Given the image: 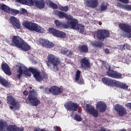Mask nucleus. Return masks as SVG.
Returning a JSON list of instances; mask_svg holds the SVG:
<instances>
[{
	"instance_id": "nucleus-36",
	"label": "nucleus",
	"mask_w": 131,
	"mask_h": 131,
	"mask_svg": "<svg viewBox=\"0 0 131 131\" xmlns=\"http://www.w3.org/2000/svg\"><path fill=\"white\" fill-rule=\"evenodd\" d=\"M0 9L8 14H9L10 11L11 10V8H10V7L4 4L1 6Z\"/></svg>"
},
{
	"instance_id": "nucleus-30",
	"label": "nucleus",
	"mask_w": 131,
	"mask_h": 131,
	"mask_svg": "<svg viewBox=\"0 0 131 131\" xmlns=\"http://www.w3.org/2000/svg\"><path fill=\"white\" fill-rule=\"evenodd\" d=\"M20 46L18 48L21 49V50L24 52H27L31 49L30 46H29L26 42H24V41H23L22 43Z\"/></svg>"
},
{
	"instance_id": "nucleus-34",
	"label": "nucleus",
	"mask_w": 131,
	"mask_h": 131,
	"mask_svg": "<svg viewBox=\"0 0 131 131\" xmlns=\"http://www.w3.org/2000/svg\"><path fill=\"white\" fill-rule=\"evenodd\" d=\"M54 24L56 25L57 28H63V29H66V28L65 27L66 24H62V22L59 20H55Z\"/></svg>"
},
{
	"instance_id": "nucleus-1",
	"label": "nucleus",
	"mask_w": 131,
	"mask_h": 131,
	"mask_svg": "<svg viewBox=\"0 0 131 131\" xmlns=\"http://www.w3.org/2000/svg\"><path fill=\"white\" fill-rule=\"evenodd\" d=\"M17 75L16 76L17 78L18 79H21V77L23 74L26 75V76H31V73L33 75L34 77L35 78L37 81L40 82L42 80H47L49 79V75L45 72H42L41 73L39 71H37L35 69L32 68H29L28 69L27 67L25 66H20L18 68L17 71Z\"/></svg>"
},
{
	"instance_id": "nucleus-18",
	"label": "nucleus",
	"mask_w": 131,
	"mask_h": 131,
	"mask_svg": "<svg viewBox=\"0 0 131 131\" xmlns=\"http://www.w3.org/2000/svg\"><path fill=\"white\" fill-rule=\"evenodd\" d=\"M10 23L14 29H21V23L15 17L12 16L10 19Z\"/></svg>"
},
{
	"instance_id": "nucleus-58",
	"label": "nucleus",
	"mask_w": 131,
	"mask_h": 131,
	"mask_svg": "<svg viewBox=\"0 0 131 131\" xmlns=\"http://www.w3.org/2000/svg\"><path fill=\"white\" fill-rule=\"evenodd\" d=\"M128 131H131V129H129Z\"/></svg>"
},
{
	"instance_id": "nucleus-5",
	"label": "nucleus",
	"mask_w": 131,
	"mask_h": 131,
	"mask_svg": "<svg viewBox=\"0 0 131 131\" xmlns=\"http://www.w3.org/2000/svg\"><path fill=\"white\" fill-rule=\"evenodd\" d=\"M0 131H24L22 127L15 125H9L5 120H0Z\"/></svg>"
},
{
	"instance_id": "nucleus-38",
	"label": "nucleus",
	"mask_w": 131,
	"mask_h": 131,
	"mask_svg": "<svg viewBox=\"0 0 131 131\" xmlns=\"http://www.w3.org/2000/svg\"><path fill=\"white\" fill-rule=\"evenodd\" d=\"M9 14L13 15V16H16V15L19 14V10L17 9H14L13 8H10V12Z\"/></svg>"
},
{
	"instance_id": "nucleus-17",
	"label": "nucleus",
	"mask_w": 131,
	"mask_h": 131,
	"mask_svg": "<svg viewBox=\"0 0 131 131\" xmlns=\"http://www.w3.org/2000/svg\"><path fill=\"white\" fill-rule=\"evenodd\" d=\"M78 25V20L74 18L72 19V20H68L67 24L64 26L66 27V29H67L69 28H72V29H74L75 30L76 27Z\"/></svg>"
},
{
	"instance_id": "nucleus-52",
	"label": "nucleus",
	"mask_w": 131,
	"mask_h": 131,
	"mask_svg": "<svg viewBox=\"0 0 131 131\" xmlns=\"http://www.w3.org/2000/svg\"><path fill=\"white\" fill-rule=\"evenodd\" d=\"M39 89L40 90H43L45 87L43 86H40Z\"/></svg>"
},
{
	"instance_id": "nucleus-35",
	"label": "nucleus",
	"mask_w": 131,
	"mask_h": 131,
	"mask_svg": "<svg viewBox=\"0 0 131 131\" xmlns=\"http://www.w3.org/2000/svg\"><path fill=\"white\" fill-rule=\"evenodd\" d=\"M107 4H108V3H102L99 6V11L101 12H105V11L108 9Z\"/></svg>"
},
{
	"instance_id": "nucleus-12",
	"label": "nucleus",
	"mask_w": 131,
	"mask_h": 131,
	"mask_svg": "<svg viewBox=\"0 0 131 131\" xmlns=\"http://www.w3.org/2000/svg\"><path fill=\"white\" fill-rule=\"evenodd\" d=\"M64 106L67 111H72L73 112H75L79 107V104L71 101L64 104Z\"/></svg>"
},
{
	"instance_id": "nucleus-31",
	"label": "nucleus",
	"mask_w": 131,
	"mask_h": 131,
	"mask_svg": "<svg viewBox=\"0 0 131 131\" xmlns=\"http://www.w3.org/2000/svg\"><path fill=\"white\" fill-rule=\"evenodd\" d=\"M17 2L19 3V4H21V5H26V6L33 7V0H17Z\"/></svg>"
},
{
	"instance_id": "nucleus-42",
	"label": "nucleus",
	"mask_w": 131,
	"mask_h": 131,
	"mask_svg": "<svg viewBox=\"0 0 131 131\" xmlns=\"http://www.w3.org/2000/svg\"><path fill=\"white\" fill-rule=\"evenodd\" d=\"M122 7L123 9L127 10V11H131V5H123Z\"/></svg>"
},
{
	"instance_id": "nucleus-9",
	"label": "nucleus",
	"mask_w": 131,
	"mask_h": 131,
	"mask_svg": "<svg viewBox=\"0 0 131 131\" xmlns=\"http://www.w3.org/2000/svg\"><path fill=\"white\" fill-rule=\"evenodd\" d=\"M106 74L109 77L115 78V79H122V78H123L122 77V74L116 71L111 70V68L108 69L106 72Z\"/></svg>"
},
{
	"instance_id": "nucleus-11",
	"label": "nucleus",
	"mask_w": 131,
	"mask_h": 131,
	"mask_svg": "<svg viewBox=\"0 0 131 131\" xmlns=\"http://www.w3.org/2000/svg\"><path fill=\"white\" fill-rule=\"evenodd\" d=\"M115 110L120 117H122V116L126 115L127 113L126 108L123 105H121L120 104H116L115 105Z\"/></svg>"
},
{
	"instance_id": "nucleus-56",
	"label": "nucleus",
	"mask_w": 131,
	"mask_h": 131,
	"mask_svg": "<svg viewBox=\"0 0 131 131\" xmlns=\"http://www.w3.org/2000/svg\"><path fill=\"white\" fill-rule=\"evenodd\" d=\"M103 64H105L106 65V62L104 61Z\"/></svg>"
},
{
	"instance_id": "nucleus-50",
	"label": "nucleus",
	"mask_w": 131,
	"mask_h": 131,
	"mask_svg": "<svg viewBox=\"0 0 131 131\" xmlns=\"http://www.w3.org/2000/svg\"><path fill=\"white\" fill-rule=\"evenodd\" d=\"M21 13H23V14H26V13H27V11L25 9H22Z\"/></svg>"
},
{
	"instance_id": "nucleus-47",
	"label": "nucleus",
	"mask_w": 131,
	"mask_h": 131,
	"mask_svg": "<svg viewBox=\"0 0 131 131\" xmlns=\"http://www.w3.org/2000/svg\"><path fill=\"white\" fill-rule=\"evenodd\" d=\"M125 106L131 110V103H127L125 104Z\"/></svg>"
},
{
	"instance_id": "nucleus-20",
	"label": "nucleus",
	"mask_w": 131,
	"mask_h": 131,
	"mask_svg": "<svg viewBox=\"0 0 131 131\" xmlns=\"http://www.w3.org/2000/svg\"><path fill=\"white\" fill-rule=\"evenodd\" d=\"M85 5L91 9H96L99 6V0H86Z\"/></svg>"
},
{
	"instance_id": "nucleus-25",
	"label": "nucleus",
	"mask_w": 131,
	"mask_h": 131,
	"mask_svg": "<svg viewBox=\"0 0 131 131\" xmlns=\"http://www.w3.org/2000/svg\"><path fill=\"white\" fill-rule=\"evenodd\" d=\"M62 93V89L57 86H51V93L54 96H58V95H61Z\"/></svg>"
},
{
	"instance_id": "nucleus-43",
	"label": "nucleus",
	"mask_w": 131,
	"mask_h": 131,
	"mask_svg": "<svg viewBox=\"0 0 131 131\" xmlns=\"http://www.w3.org/2000/svg\"><path fill=\"white\" fill-rule=\"evenodd\" d=\"M118 49L120 51H124V50H125V48L124 47V44L123 45H119Z\"/></svg>"
},
{
	"instance_id": "nucleus-54",
	"label": "nucleus",
	"mask_w": 131,
	"mask_h": 131,
	"mask_svg": "<svg viewBox=\"0 0 131 131\" xmlns=\"http://www.w3.org/2000/svg\"><path fill=\"white\" fill-rule=\"evenodd\" d=\"M100 131H107V130H105V129H101Z\"/></svg>"
},
{
	"instance_id": "nucleus-2",
	"label": "nucleus",
	"mask_w": 131,
	"mask_h": 131,
	"mask_svg": "<svg viewBox=\"0 0 131 131\" xmlns=\"http://www.w3.org/2000/svg\"><path fill=\"white\" fill-rule=\"evenodd\" d=\"M102 81L104 84H106L108 86L112 88L116 86V88H119L122 90H127L128 89V85L126 83L116 81V80L110 78L104 77L102 79Z\"/></svg>"
},
{
	"instance_id": "nucleus-8",
	"label": "nucleus",
	"mask_w": 131,
	"mask_h": 131,
	"mask_svg": "<svg viewBox=\"0 0 131 131\" xmlns=\"http://www.w3.org/2000/svg\"><path fill=\"white\" fill-rule=\"evenodd\" d=\"M49 33L52 34L53 36L56 37H59V38H66V33L63 31L58 30L54 28H49L48 29Z\"/></svg>"
},
{
	"instance_id": "nucleus-49",
	"label": "nucleus",
	"mask_w": 131,
	"mask_h": 131,
	"mask_svg": "<svg viewBox=\"0 0 131 131\" xmlns=\"http://www.w3.org/2000/svg\"><path fill=\"white\" fill-rule=\"evenodd\" d=\"M104 53H105V54H110V51H109L108 49H104Z\"/></svg>"
},
{
	"instance_id": "nucleus-45",
	"label": "nucleus",
	"mask_w": 131,
	"mask_h": 131,
	"mask_svg": "<svg viewBox=\"0 0 131 131\" xmlns=\"http://www.w3.org/2000/svg\"><path fill=\"white\" fill-rule=\"evenodd\" d=\"M34 131H49L46 129H40V128H36Z\"/></svg>"
},
{
	"instance_id": "nucleus-4",
	"label": "nucleus",
	"mask_w": 131,
	"mask_h": 131,
	"mask_svg": "<svg viewBox=\"0 0 131 131\" xmlns=\"http://www.w3.org/2000/svg\"><path fill=\"white\" fill-rule=\"evenodd\" d=\"M29 95L26 98L25 103L30 104L31 106L36 107L38 105H40V101L37 99V93L34 90L29 91Z\"/></svg>"
},
{
	"instance_id": "nucleus-32",
	"label": "nucleus",
	"mask_w": 131,
	"mask_h": 131,
	"mask_svg": "<svg viewBox=\"0 0 131 131\" xmlns=\"http://www.w3.org/2000/svg\"><path fill=\"white\" fill-rule=\"evenodd\" d=\"M46 5L48 7H50L53 10H57L58 9V5L52 2L51 0H46Z\"/></svg>"
},
{
	"instance_id": "nucleus-37",
	"label": "nucleus",
	"mask_w": 131,
	"mask_h": 131,
	"mask_svg": "<svg viewBox=\"0 0 131 131\" xmlns=\"http://www.w3.org/2000/svg\"><path fill=\"white\" fill-rule=\"evenodd\" d=\"M75 30H78V31H79L80 33L82 34L83 33V32H84V26L78 24Z\"/></svg>"
},
{
	"instance_id": "nucleus-40",
	"label": "nucleus",
	"mask_w": 131,
	"mask_h": 131,
	"mask_svg": "<svg viewBox=\"0 0 131 131\" xmlns=\"http://www.w3.org/2000/svg\"><path fill=\"white\" fill-rule=\"evenodd\" d=\"M74 119L78 122H80L82 121V118L78 114H76L74 117Z\"/></svg>"
},
{
	"instance_id": "nucleus-16",
	"label": "nucleus",
	"mask_w": 131,
	"mask_h": 131,
	"mask_svg": "<svg viewBox=\"0 0 131 131\" xmlns=\"http://www.w3.org/2000/svg\"><path fill=\"white\" fill-rule=\"evenodd\" d=\"M86 110L89 114L93 116L95 118H97L99 116L98 110L95 109L94 106H92L91 104H86Z\"/></svg>"
},
{
	"instance_id": "nucleus-10",
	"label": "nucleus",
	"mask_w": 131,
	"mask_h": 131,
	"mask_svg": "<svg viewBox=\"0 0 131 131\" xmlns=\"http://www.w3.org/2000/svg\"><path fill=\"white\" fill-rule=\"evenodd\" d=\"M119 28L122 31L127 33V37L130 38L131 37V26L125 23H120Z\"/></svg>"
},
{
	"instance_id": "nucleus-41",
	"label": "nucleus",
	"mask_w": 131,
	"mask_h": 131,
	"mask_svg": "<svg viewBox=\"0 0 131 131\" xmlns=\"http://www.w3.org/2000/svg\"><path fill=\"white\" fill-rule=\"evenodd\" d=\"M44 92L45 94H47L48 95H49L50 93H52V87H51L50 89L48 87L45 88Z\"/></svg>"
},
{
	"instance_id": "nucleus-3",
	"label": "nucleus",
	"mask_w": 131,
	"mask_h": 131,
	"mask_svg": "<svg viewBox=\"0 0 131 131\" xmlns=\"http://www.w3.org/2000/svg\"><path fill=\"white\" fill-rule=\"evenodd\" d=\"M47 59L48 61L46 62V64L48 68H51V64H52L53 68H51V70H53L54 72L59 71V67L58 66L61 64V60H60V59L53 54L48 55Z\"/></svg>"
},
{
	"instance_id": "nucleus-28",
	"label": "nucleus",
	"mask_w": 131,
	"mask_h": 131,
	"mask_svg": "<svg viewBox=\"0 0 131 131\" xmlns=\"http://www.w3.org/2000/svg\"><path fill=\"white\" fill-rule=\"evenodd\" d=\"M61 52L62 54L65 55L66 56H67V57H68L69 58H71L73 56H74V53H73V52L71 51V50H68L66 48L62 49Z\"/></svg>"
},
{
	"instance_id": "nucleus-39",
	"label": "nucleus",
	"mask_w": 131,
	"mask_h": 131,
	"mask_svg": "<svg viewBox=\"0 0 131 131\" xmlns=\"http://www.w3.org/2000/svg\"><path fill=\"white\" fill-rule=\"evenodd\" d=\"M58 8L60 10V11H62V12H68V11L69 10V7H68V6H59Z\"/></svg>"
},
{
	"instance_id": "nucleus-51",
	"label": "nucleus",
	"mask_w": 131,
	"mask_h": 131,
	"mask_svg": "<svg viewBox=\"0 0 131 131\" xmlns=\"http://www.w3.org/2000/svg\"><path fill=\"white\" fill-rule=\"evenodd\" d=\"M24 96H28V92L26 91H25L23 93Z\"/></svg>"
},
{
	"instance_id": "nucleus-21",
	"label": "nucleus",
	"mask_w": 131,
	"mask_h": 131,
	"mask_svg": "<svg viewBox=\"0 0 131 131\" xmlns=\"http://www.w3.org/2000/svg\"><path fill=\"white\" fill-rule=\"evenodd\" d=\"M1 68L3 71L4 72V73L6 74V75H8L9 76L12 75V71H11V68L8 63L2 62L1 64Z\"/></svg>"
},
{
	"instance_id": "nucleus-53",
	"label": "nucleus",
	"mask_w": 131,
	"mask_h": 131,
	"mask_svg": "<svg viewBox=\"0 0 131 131\" xmlns=\"http://www.w3.org/2000/svg\"><path fill=\"white\" fill-rule=\"evenodd\" d=\"M29 90H30V91H32V90H32V86H29Z\"/></svg>"
},
{
	"instance_id": "nucleus-29",
	"label": "nucleus",
	"mask_w": 131,
	"mask_h": 131,
	"mask_svg": "<svg viewBox=\"0 0 131 131\" xmlns=\"http://www.w3.org/2000/svg\"><path fill=\"white\" fill-rule=\"evenodd\" d=\"M0 83L3 85V86H5V88H10L11 86V83L6 79L3 78V77L0 76Z\"/></svg>"
},
{
	"instance_id": "nucleus-13",
	"label": "nucleus",
	"mask_w": 131,
	"mask_h": 131,
	"mask_svg": "<svg viewBox=\"0 0 131 131\" xmlns=\"http://www.w3.org/2000/svg\"><path fill=\"white\" fill-rule=\"evenodd\" d=\"M54 15H56V16H58L60 19H64V18H66L67 20H71V21L73 20V16L67 14L63 11L55 10L54 11Z\"/></svg>"
},
{
	"instance_id": "nucleus-55",
	"label": "nucleus",
	"mask_w": 131,
	"mask_h": 131,
	"mask_svg": "<svg viewBox=\"0 0 131 131\" xmlns=\"http://www.w3.org/2000/svg\"><path fill=\"white\" fill-rule=\"evenodd\" d=\"M10 109H14V107H13V106H10Z\"/></svg>"
},
{
	"instance_id": "nucleus-22",
	"label": "nucleus",
	"mask_w": 131,
	"mask_h": 131,
	"mask_svg": "<svg viewBox=\"0 0 131 131\" xmlns=\"http://www.w3.org/2000/svg\"><path fill=\"white\" fill-rule=\"evenodd\" d=\"M33 6L36 7L38 9H44L45 7H46V3L45 2V0H34L33 1Z\"/></svg>"
},
{
	"instance_id": "nucleus-27",
	"label": "nucleus",
	"mask_w": 131,
	"mask_h": 131,
	"mask_svg": "<svg viewBox=\"0 0 131 131\" xmlns=\"http://www.w3.org/2000/svg\"><path fill=\"white\" fill-rule=\"evenodd\" d=\"M78 50L79 53H81L82 54H86V53H89V47L86 45H82L79 46L78 48Z\"/></svg>"
},
{
	"instance_id": "nucleus-26",
	"label": "nucleus",
	"mask_w": 131,
	"mask_h": 131,
	"mask_svg": "<svg viewBox=\"0 0 131 131\" xmlns=\"http://www.w3.org/2000/svg\"><path fill=\"white\" fill-rule=\"evenodd\" d=\"M81 72L80 71H79V70H78L76 72V77H75V80L76 81H78L77 83L79 84H84V81L83 80V79H80V75H81Z\"/></svg>"
},
{
	"instance_id": "nucleus-33",
	"label": "nucleus",
	"mask_w": 131,
	"mask_h": 131,
	"mask_svg": "<svg viewBox=\"0 0 131 131\" xmlns=\"http://www.w3.org/2000/svg\"><path fill=\"white\" fill-rule=\"evenodd\" d=\"M91 45L94 48H98L99 49H101V48H102L103 46H104L103 42L97 40L93 41Z\"/></svg>"
},
{
	"instance_id": "nucleus-23",
	"label": "nucleus",
	"mask_w": 131,
	"mask_h": 131,
	"mask_svg": "<svg viewBox=\"0 0 131 131\" xmlns=\"http://www.w3.org/2000/svg\"><path fill=\"white\" fill-rule=\"evenodd\" d=\"M96 109L99 110V112H105L107 109V105L103 101H99L96 104Z\"/></svg>"
},
{
	"instance_id": "nucleus-24",
	"label": "nucleus",
	"mask_w": 131,
	"mask_h": 131,
	"mask_svg": "<svg viewBox=\"0 0 131 131\" xmlns=\"http://www.w3.org/2000/svg\"><path fill=\"white\" fill-rule=\"evenodd\" d=\"M6 99L7 104L11 105V106H13V107L17 106V101H16L14 97L12 95H8Z\"/></svg>"
},
{
	"instance_id": "nucleus-6",
	"label": "nucleus",
	"mask_w": 131,
	"mask_h": 131,
	"mask_svg": "<svg viewBox=\"0 0 131 131\" xmlns=\"http://www.w3.org/2000/svg\"><path fill=\"white\" fill-rule=\"evenodd\" d=\"M23 25L30 31H35L38 32V33H43L45 32V29L40 27L37 24L32 21H25Z\"/></svg>"
},
{
	"instance_id": "nucleus-46",
	"label": "nucleus",
	"mask_w": 131,
	"mask_h": 131,
	"mask_svg": "<svg viewBox=\"0 0 131 131\" xmlns=\"http://www.w3.org/2000/svg\"><path fill=\"white\" fill-rule=\"evenodd\" d=\"M124 48H125V49L126 50H129L130 49V46H129L128 44L127 43H125L124 44Z\"/></svg>"
},
{
	"instance_id": "nucleus-15",
	"label": "nucleus",
	"mask_w": 131,
	"mask_h": 131,
	"mask_svg": "<svg viewBox=\"0 0 131 131\" xmlns=\"http://www.w3.org/2000/svg\"><path fill=\"white\" fill-rule=\"evenodd\" d=\"M24 41L23 39L21 38L19 36H13L12 37L11 45L13 47L19 48L22 45V42Z\"/></svg>"
},
{
	"instance_id": "nucleus-59",
	"label": "nucleus",
	"mask_w": 131,
	"mask_h": 131,
	"mask_svg": "<svg viewBox=\"0 0 131 131\" xmlns=\"http://www.w3.org/2000/svg\"><path fill=\"white\" fill-rule=\"evenodd\" d=\"M67 1H69V0H67Z\"/></svg>"
},
{
	"instance_id": "nucleus-57",
	"label": "nucleus",
	"mask_w": 131,
	"mask_h": 131,
	"mask_svg": "<svg viewBox=\"0 0 131 131\" xmlns=\"http://www.w3.org/2000/svg\"><path fill=\"white\" fill-rule=\"evenodd\" d=\"M2 104V101L0 100V105Z\"/></svg>"
},
{
	"instance_id": "nucleus-14",
	"label": "nucleus",
	"mask_w": 131,
	"mask_h": 131,
	"mask_svg": "<svg viewBox=\"0 0 131 131\" xmlns=\"http://www.w3.org/2000/svg\"><path fill=\"white\" fill-rule=\"evenodd\" d=\"M39 43L40 46L43 48H48L49 49H52L55 47V44L53 42H50L49 40L40 38L39 39Z\"/></svg>"
},
{
	"instance_id": "nucleus-44",
	"label": "nucleus",
	"mask_w": 131,
	"mask_h": 131,
	"mask_svg": "<svg viewBox=\"0 0 131 131\" xmlns=\"http://www.w3.org/2000/svg\"><path fill=\"white\" fill-rule=\"evenodd\" d=\"M118 2H120V3H122V4H129V1L128 0H117Z\"/></svg>"
},
{
	"instance_id": "nucleus-7",
	"label": "nucleus",
	"mask_w": 131,
	"mask_h": 131,
	"mask_svg": "<svg viewBox=\"0 0 131 131\" xmlns=\"http://www.w3.org/2000/svg\"><path fill=\"white\" fill-rule=\"evenodd\" d=\"M94 38H97L100 41H104L106 39L110 37V32L106 29H99L93 33Z\"/></svg>"
},
{
	"instance_id": "nucleus-48",
	"label": "nucleus",
	"mask_w": 131,
	"mask_h": 131,
	"mask_svg": "<svg viewBox=\"0 0 131 131\" xmlns=\"http://www.w3.org/2000/svg\"><path fill=\"white\" fill-rule=\"evenodd\" d=\"M54 129L55 131H61V129L57 126H56L55 127H54Z\"/></svg>"
},
{
	"instance_id": "nucleus-19",
	"label": "nucleus",
	"mask_w": 131,
	"mask_h": 131,
	"mask_svg": "<svg viewBox=\"0 0 131 131\" xmlns=\"http://www.w3.org/2000/svg\"><path fill=\"white\" fill-rule=\"evenodd\" d=\"M80 64H81V68H83L84 70H86L91 68V62L90 60L86 57L82 58L80 61Z\"/></svg>"
}]
</instances>
